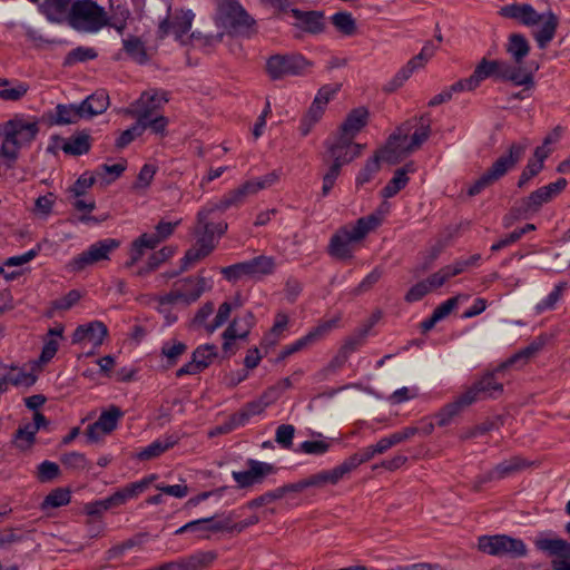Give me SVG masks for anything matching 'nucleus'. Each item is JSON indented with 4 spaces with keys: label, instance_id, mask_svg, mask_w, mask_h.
<instances>
[{
    "label": "nucleus",
    "instance_id": "obj_1",
    "mask_svg": "<svg viewBox=\"0 0 570 570\" xmlns=\"http://www.w3.org/2000/svg\"><path fill=\"white\" fill-rule=\"evenodd\" d=\"M110 8L111 13L92 0H76L70 8L68 23L79 32L96 33L108 26L122 33L129 11L121 6L114 10L112 3Z\"/></svg>",
    "mask_w": 570,
    "mask_h": 570
},
{
    "label": "nucleus",
    "instance_id": "obj_2",
    "mask_svg": "<svg viewBox=\"0 0 570 570\" xmlns=\"http://www.w3.org/2000/svg\"><path fill=\"white\" fill-rule=\"evenodd\" d=\"M500 13L510 19H514L523 26L533 28L532 36L540 49H544L554 38L559 19L551 11L547 10L539 13L532 6L528 3H513L501 8Z\"/></svg>",
    "mask_w": 570,
    "mask_h": 570
},
{
    "label": "nucleus",
    "instance_id": "obj_3",
    "mask_svg": "<svg viewBox=\"0 0 570 570\" xmlns=\"http://www.w3.org/2000/svg\"><path fill=\"white\" fill-rule=\"evenodd\" d=\"M381 224V218L371 214L361 217L355 224L346 225L340 228L332 237L328 244V253L338 259H348L358 243H361L368 233L374 230Z\"/></svg>",
    "mask_w": 570,
    "mask_h": 570
},
{
    "label": "nucleus",
    "instance_id": "obj_4",
    "mask_svg": "<svg viewBox=\"0 0 570 570\" xmlns=\"http://www.w3.org/2000/svg\"><path fill=\"white\" fill-rule=\"evenodd\" d=\"M39 128L37 122L26 121L22 118H14L0 127V135L3 137L0 155L13 163L17 160L19 150L30 144Z\"/></svg>",
    "mask_w": 570,
    "mask_h": 570
},
{
    "label": "nucleus",
    "instance_id": "obj_5",
    "mask_svg": "<svg viewBox=\"0 0 570 570\" xmlns=\"http://www.w3.org/2000/svg\"><path fill=\"white\" fill-rule=\"evenodd\" d=\"M528 147L529 141L527 139L512 142L507 151L469 188L468 194L470 196L478 195L484 188L505 176L522 159Z\"/></svg>",
    "mask_w": 570,
    "mask_h": 570
},
{
    "label": "nucleus",
    "instance_id": "obj_6",
    "mask_svg": "<svg viewBox=\"0 0 570 570\" xmlns=\"http://www.w3.org/2000/svg\"><path fill=\"white\" fill-rule=\"evenodd\" d=\"M217 22L239 35H248L255 21L236 0H218Z\"/></svg>",
    "mask_w": 570,
    "mask_h": 570
},
{
    "label": "nucleus",
    "instance_id": "obj_7",
    "mask_svg": "<svg viewBox=\"0 0 570 570\" xmlns=\"http://www.w3.org/2000/svg\"><path fill=\"white\" fill-rule=\"evenodd\" d=\"M168 101L166 92L157 90H147L140 97L122 109V114L129 117H136L137 120L145 122L151 118Z\"/></svg>",
    "mask_w": 570,
    "mask_h": 570
},
{
    "label": "nucleus",
    "instance_id": "obj_8",
    "mask_svg": "<svg viewBox=\"0 0 570 570\" xmlns=\"http://www.w3.org/2000/svg\"><path fill=\"white\" fill-rule=\"evenodd\" d=\"M478 547L481 551L491 556H510L518 558L527 553V547L522 540L504 534L481 537L479 538Z\"/></svg>",
    "mask_w": 570,
    "mask_h": 570
},
{
    "label": "nucleus",
    "instance_id": "obj_9",
    "mask_svg": "<svg viewBox=\"0 0 570 570\" xmlns=\"http://www.w3.org/2000/svg\"><path fill=\"white\" fill-rule=\"evenodd\" d=\"M311 67L301 55H275L272 56L266 63V70L272 79H281L286 76L304 75Z\"/></svg>",
    "mask_w": 570,
    "mask_h": 570
},
{
    "label": "nucleus",
    "instance_id": "obj_10",
    "mask_svg": "<svg viewBox=\"0 0 570 570\" xmlns=\"http://www.w3.org/2000/svg\"><path fill=\"white\" fill-rule=\"evenodd\" d=\"M411 130L412 121H407L390 136L385 147L380 149L383 154V161L394 165L414 153L409 138Z\"/></svg>",
    "mask_w": 570,
    "mask_h": 570
},
{
    "label": "nucleus",
    "instance_id": "obj_11",
    "mask_svg": "<svg viewBox=\"0 0 570 570\" xmlns=\"http://www.w3.org/2000/svg\"><path fill=\"white\" fill-rule=\"evenodd\" d=\"M120 243L114 238L99 240L88 247L87 250L76 256L71 263L72 271H82L87 266L109 258V254L118 248Z\"/></svg>",
    "mask_w": 570,
    "mask_h": 570
},
{
    "label": "nucleus",
    "instance_id": "obj_12",
    "mask_svg": "<svg viewBox=\"0 0 570 570\" xmlns=\"http://www.w3.org/2000/svg\"><path fill=\"white\" fill-rule=\"evenodd\" d=\"M338 322H340V317L336 316L332 320L324 321V322L320 323L317 326L312 328L306 335L296 340L292 344L286 345L281 352V357L285 358L298 351H302V350L320 342L325 336H327L334 328L337 327Z\"/></svg>",
    "mask_w": 570,
    "mask_h": 570
},
{
    "label": "nucleus",
    "instance_id": "obj_13",
    "mask_svg": "<svg viewBox=\"0 0 570 570\" xmlns=\"http://www.w3.org/2000/svg\"><path fill=\"white\" fill-rule=\"evenodd\" d=\"M122 411L115 405L109 406L102 411L98 420L88 425L86 436L89 442L97 443L107 434H110L118 425L119 420L122 417Z\"/></svg>",
    "mask_w": 570,
    "mask_h": 570
},
{
    "label": "nucleus",
    "instance_id": "obj_14",
    "mask_svg": "<svg viewBox=\"0 0 570 570\" xmlns=\"http://www.w3.org/2000/svg\"><path fill=\"white\" fill-rule=\"evenodd\" d=\"M210 282L203 276L187 277L175 284L171 293L179 303L191 304L210 289Z\"/></svg>",
    "mask_w": 570,
    "mask_h": 570
},
{
    "label": "nucleus",
    "instance_id": "obj_15",
    "mask_svg": "<svg viewBox=\"0 0 570 570\" xmlns=\"http://www.w3.org/2000/svg\"><path fill=\"white\" fill-rule=\"evenodd\" d=\"M218 353L214 344L199 345L191 354V360L177 370L176 376L195 375L207 368L216 358Z\"/></svg>",
    "mask_w": 570,
    "mask_h": 570
},
{
    "label": "nucleus",
    "instance_id": "obj_16",
    "mask_svg": "<svg viewBox=\"0 0 570 570\" xmlns=\"http://www.w3.org/2000/svg\"><path fill=\"white\" fill-rule=\"evenodd\" d=\"M246 471H233L232 476L242 489L259 484L264 479L274 473V466L267 462L249 459Z\"/></svg>",
    "mask_w": 570,
    "mask_h": 570
},
{
    "label": "nucleus",
    "instance_id": "obj_17",
    "mask_svg": "<svg viewBox=\"0 0 570 570\" xmlns=\"http://www.w3.org/2000/svg\"><path fill=\"white\" fill-rule=\"evenodd\" d=\"M502 391L503 385L495 380L494 374L488 373L465 391L463 396L465 397L466 403L471 405L483 399L495 397L501 394Z\"/></svg>",
    "mask_w": 570,
    "mask_h": 570
},
{
    "label": "nucleus",
    "instance_id": "obj_18",
    "mask_svg": "<svg viewBox=\"0 0 570 570\" xmlns=\"http://www.w3.org/2000/svg\"><path fill=\"white\" fill-rule=\"evenodd\" d=\"M229 528L230 520L224 519V515L220 519H216V517H208L187 522L177 529L175 533L183 534L190 531L198 533L199 538H208L210 532L226 531Z\"/></svg>",
    "mask_w": 570,
    "mask_h": 570
},
{
    "label": "nucleus",
    "instance_id": "obj_19",
    "mask_svg": "<svg viewBox=\"0 0 570 570\" xmlns=\"http://www.w3.org/2000/svg\"><path fill=\"white\" fill-rule=\"evenodd\" d=\"M567 184L564 178H559L557 181L534 190L529 197L522 199L523 212H537L543 204L559 195Z\"/></svg>",
    "mask_w": 570,
    "mask_h": 570
},
{
    "label": "nucleus",
    "instance_id": "obj_20",
    "mask_svg": "<svg viewBox=\"0 0 570 570\" xmlns=\"http://www.w3.org/2000/svg\"><path fill=\"white\" fill-rule=\"evenodd\" d=\"M346 475L347 472L343 463H340L331 470H322L306 479L297 481V483L301 492L307 488L323 489L326 485H336Z\"/></svg>",
    "mask_w": 570,
    "mask_h": 570
},
{
    "label": "nucleus",
    "instance_id": "obj_21",
    "mask_svg": "<svg viewBox=\"0 0 570 570\" xmlns=\"http://www.w3.org/2000/svg\"><path fill=\"white\" fill-rule=\"evenodd\" d=\"M362 150V145L354 144L352 139H347L342 135H337L333 141L328 144V154L332 161L342 165L348 164L356 158Z\"/></svg>",
    "mask_w": 570,
    "mask_h": 570
},
{
    "label": "nucleus",
    "instance_id": "obj_22",
    "mask_svg": "<svg viewBox=\"0 0 570 570\" xmlns=\"http://www.w3.org/2000/svg\"><path fill=\"white\" fill-rule=\"evenodd\" d=\"M195 14L191 10H185L175 16L173 21L165 19L159 24L160 37L173 33L176 40L184 42V37L189 32Z\"/></svg>",
    "mask_w": 570,
    "mask_h": 570
},
{
    "label": "nucleus",
    "instance_id": "obj_23",
    "mask_svg": "<svg viewBox=\"0 0 570 570\" xmlns=\"http://www.w3.org/2000/svg\"><path fill=\"white\" fill-rule=\"evenodd\" d=\"M108 334L107 326L99 321L78 326L72 334V343H88L94 347L100 346Z\"/></svg>",
    "mask_w": 570,
    "mask_h": 570
},
{
    "label": "nucleus",
    "instance_id": "obj_24",
    "mask_svg": "<svg viewBox=\"0 0 570 570\" xmlns=\"http://www.w3.org/2000/svg\"><path fill=\"white\" fill-rule=\"evenodd\" d=\"M500 61H487L485 59H483L476 66L473 73L469 78L455 82L453 89H465L470 91L476 88L480 85V82L488 77L497 76L498 78H500Z\"/></svg>",
    "mask_w": 570,
    "mask_h": 570
},
{
    "label": "nucleus",
    "instance_id": "obj_25",
    "mask_svg": "<svg viewBox=\"0 0 570 570\" xmlns=\"http://www.w3.org/2000/svg\"><path fill=\"white\" fill-rule=\"evenodd\" d=\"M215 212H219L216 202H209L206 204L198 213H197V223L195 228H197L200 233H207L216 238H219L228 228L226 222L220 220L218 223H213L210 220V215Z\"/></svg>",
    "mask_w": 570,
    "mask_h": 570
},
{
    "label": "nucleus",
    "instance_id": "obj_26",
    "mask_svg": "<svg viewBox=\"0 0 570 570\" xmlns=\"http://www.w3.org/2000/svg\"><path fill=\"white\" fill-rule=\"evenodd\" d=\"M291 13L296 19L295 27L311 35H318L324 31V13L322 11H302L291 9Z\"/></svg>",
    "mask_w": 570,
    "mask_h": 570
},
{
    "label": "nucleus",
    "instance_id": "obj_27",
    "mask_svg": "<svg viewBox=\"0 0 570 570\" xmlns=\"http://www.w3.org/2000/svg\"><path fill=\"white\" fill-rule=\"evenodd\" d=\"M257 186L258 185H254L252 180H248L242 184L239 187L226 193L218 200H216L219 212H225L228 208L239 207L243 205L247 197L258 193L256 189Z\"/></svg>",
    "mask_w": 570,
    "mask_h": 570
},
{
    "label": "nucleus",
    "instance_id": "obj_28",
    "mask_svg": "<svg viewBox=\"0 0 570 570\" xmlns=\"http://www.w3.org/2000/svg\"><path fill=\"white\" fill-rule=\"evenodd\" d=\"M240 263L248 278L258 279L273 274L276 269V261L272 256L259 255Z\"/></svg>",
    "mask_w": 570,
    "mask_h": 570
},
{
    "label": "nucleus",
    "instance_id": "obj_29",
    "mask_svg": "<svg viewBox=\"0 0 570 570\" xmlns=\"http://www.w3.org/2000/svg\"><path fill=\"white\" fill-rule=\"evenodd\" d=\"M500 78L512 81L517 86H524L528 89L533 87V73L531 70L520 66L501 62Z\"/></svg>",
    "mask_w": 570,
    "mask_h": 570
},
{
    "label": "nucleus",
    "instance_id": "obj_30",
    "mask_svg": "<svg viewBox=\"0 0 570 570\" xmlns=\"http://www.w3.org/2000/svg\"><path fill=\"white\" fill-rule=\"evenodd\" d=\"M368 118V111L365 108L353 109L341 125L338 135L346 137L347 139H354V137L361 131L366 125Z\"/></svg>",
    "mask_w": 570,
    "mask_h": 570
},
{
    "label": "nucleus",
    "instance_id": "obj_31",
    "mask_svg": "<svg viewBox=\"0 0 570 570\" xmlns=\"http://www.w3.org/2000/svg\"><path fill=\"white\" fill-rule=\"evenodd\" d=\"M109 106V97L104 91H97L87 97L79 104L83 119H90L97 115H101Z\"/></svg>",
    "mask_w": 570,
    "mask_h": 570
},
{
    "label": "nucleus",
    "instance_id": "obj_32",
    "mask_svg": "<svg viewBox=\"0 0 570 570\" xmlns=\"http://www.w3.org/2000/svg\"><path fill=\"white\" fill-rule=\"evenodd\" d=\"M253 315L247 313L243 318L234 320L223 333V348L228 350L232 341L236 338H245L252 326Z\"/></svg>",
    "mask_w": 570,
    "mask_h": 570
},
{
    "label": "nucleus",
    "instance_id": "obj_33",
    "mask_svg": "<svg viewBox=\"0 0 570 570\" xmlns=\"http://www.w3.org/2000/svg\"><path fill=\"white\" fill-rule=\"evenodd\" d=\"M535 547L549 556L570 559V543L563 539L541 537L535 540Z\"/></svg>",
    "mask_w": 570,
    "mask_h": 570
},
{
    "label": "nucleus",
    "instance_id": "obj_34",
    "mask_svg": "<svg viewBox=\"0 0 570 570\" xmlns=\"http://www.w3.org/2000/svg\"><path fill=\"white\" fill-rule=\"evenodd\" d=\"M415 128L412 135L409 134L410 144L412 149L417 150L430 137L431 134V117L429 114L422 115L420 118L413 119Z\"/></svg>",
    "mask_w": 570,
    "mask_h": 570
},
{
    "label": "nucleus",
    "instance_id": "obj_35",
    "mask_svg": "<svg viewBox=\"0 0 570 570\" xmlns=\"http://www.w3.org/2000/svg\"><path fill=\"white\" fill-rule=\"evenodd\" d=\"M469 405L470 404L466 403L463 394L460 395L453 402L445 404L439 412L435 413L434 417L436 419V424L442 428L449 425L453 419Z\"/></svg>",
    "mask_w": 570,
    "mask_h": 570
},
{
    "label": "nucleus",
    "instance_id": "obj_36",
    "mask_svg": "<svg viewBox=\"0 0 570 570\" xmlns=\"http://www.w3.org/2000/svg\"><path fill=\"white\" fill-rule=\"evenodd\" d=\"M177 440L173 436H166L164 439H157L149 445L141 449L136 458L141 461L151 460L158 458L167 450L171 449L176 444Z\"/></svg>",
    "mask_w": 570,
    "mask_h": 570
},
{
    "label": "nucleus",
    "instance_id": "obj_37",
    "mask_svg": "<svg viewBox=\"0 0 570 570\" xmlns=\"http://www.w3.org/2000/svg\"><path fill=\"white\" fill-rule=\"evenodd\" d=\"M71 6V0H45L41 8L48 19L58 22L68 19Z\"/></svg>",
    "mask_w": 570,
    "mask_h": 570
},
{
    "label": "nucleus",
    "instance_id": "obj_38",
    "mask_svg": "<svg viewBox=\"0 0 570 570\" xmlns=\"http://www.w3.org/2000/svg\"><path fill=\"white\" fill-rule=\"evenodd\" d=\"M177 303L179 302L171 291L166 295L155 296L150 301L153 307L164 315L167 325H171L177 320V316L171 313V307Z\"/></svg>",
    "mask_w": 570,
    "mask_h": 570
},
{
    "label": "nucleus",
    "instance_id": "obj_39",
    "mask_svg": "<svg viewBox=\"0 0 570 570\" xmlns=\"http://www.w3.org/2000/svg\"><path fill=\"white\" fill-rule=\"evenodd\" d=\"M186 351L187 345L184 342L177 338H169L163 343L160 354L166 360L167 366H173Z\"/></svg>",
    "mask_w": 570,
    "mask_h": 570
},
{
    "label": "nucleus",
    "instance_id": "obj_40",
    "mask_svg": "<svg viewBox=\"0 0 570 570\" xmlns=\"http://www.w3.org/2000/svg\"><path fill=\"white\" fill-rule=\"evenodd\" d=\"M29 86L20 81L0 79V99L7 101L20 100L28 91Z\"/></svg>",
    "mask_w": 570,
    "mask_h": 570
},
{
    "label": "nucleus",
    "instance_id": "obj_41",
    "mask_svg": "<svg viewBox=\"0 0 570 570\" xmlns=\"http://www.w3.org/2000/svg\"><path fill=\"white\" fill-rule=\"evenodd\" d=\"M82 118L79 104L58 105L55 109L53 122L56 125L77 124Z\"/></svg>",
    "mask_w": 570,
    "mask_h": 570
},
{
    "label": "nucleus",
    "instance_id": "obj_42",
    "mask_svg": "<svg viewBox=\"0 0 570 570\" xmlns=\"http://www.w3.org/2000/svg\"><path fill=\"white\" fill-rule=\"evenodd\" d=\"M412 165H406L403 168H399L393 178L387 183V185L382 189V196L384 198H391L395 196L401 189H403L407 181V173L412 171Z\"/></svg>",
    "mask_w": 570,
    "mask_h": 570
},
{
    "label": "nucleus",
    "instance_id": "obj_43",
    "mask_svg": "<svg viewBox=\"0 0 570 570\" xmlns=\"http://www.w3.org/2000/svg\"><path fill=\"white\" fill-rule=\"evenodd\" d=\"M125 52L136 62L145 63L148 60L145 43L136 36H129L122 40Z\"/></svg>",
    "mask_w": 570,
    "mask_h": 570
},
{
    "label": "nucleus",
    "instance_id": "obj_44",
    "mask_svg": "<svg viewBox=\"0 0 570 570\" xmlns=\"http://www.w3.org/2000/svg\"><path fill=\"white\" fill-rule=\"evenodd\" d=\"M208 249H209L208 247L202 248V247H199V246L194 244V246L190 247L185 253L184 257L180 259V268H179V271H176V272H173V273L168 274L167 277L171 278V277H175L178 274L187 271L190 266H193L197 262H199L203 258H205L206 256H208L210 254V252H208Z\"/></svg>",
    "mask_w": 570,
    "mask_h": 570
},
{
    "label": "nucleus",
    "instance_id": "obj_45",
    "mask_svg": "<svg viewBox=\"0 0 570 570\" xmlns=\"http://www.w3.org/2000/svg\"><path fill=\"white\" fill-rule=\"evenodd\" d=\"M127 167V161L121 160L116 164H104L100 165L96 170L95 174L101 184L109 185L112 181H115L118 177L121 176V174L125 171Z\"/></svg>",
    "mask_w": 570,
    "mask_h": 570
},
{
    "label": "nucleus",
    "instance_id": "obj_46",
    "mask_svg": "<svg viewBox=\"0 0 570 570\" xmlns=\"http://www.w3.org/2000/svg\"><path fill=\"white\" fill-rule=\"evenodd\" d=\"M470 266V261H458L444 266L433 274L434 285H444L451 277L464 272Z\"/></svg>",
    "mask_w": 570,
    "mask_h": 570
},
{
    "label": "nucleus",
    "instance_id": "obj_47",
    "mask_svg": "<svg viewBox=\"0 0 570 570\" xmlns=\"http://www.w3.org/2000/svg\"><path fill=\"white\" fill-rule=\"evenodd\" d=\"M507 50L517 63H521L523 58L528 56L530 46L524 36L514 33L509 38Z\"/></svg>",
    "mask_w": 570,
    "mask_h": 570
},
{
    "label": "nucleus",
    "instance_id": "obj_48",
    "mask_svg": "<svg viewBox=\"0 0 570 570\" xmlns=\"http://www.w3.org/2000/svg\"><path fill=\"white\" fill-rule=\"evenodd\" d=\"M525 466L524 460L521 458L514 456L509 460H505L501 463H499L491 472L490 478L491 479H502L508 475L513 474L514 472H518L522 470Z\"/></svg>",
    "mask_w": 570,
    "mask_h": 570
},
{
    "label": "nucleus",
    "instance_id": "obj_49",
    "mask_svg": "<svg viewBox=\"0 0 570 570\" xmlns=\"http://www.w3.org/2000/svg\"><path fill=\"white\" fill-rule=\"evenodd\" d=\"M383 160V154L379 150L371 159L366 161L364 167L361 169L356 177V185L362 186L372 180V178L379 173L381 161Z\"/></svg>",
    "mask_w": 570,
    "mask_h": 570
},
{
    "label": "nucleus",
    "instance_id": "obj_50",
    "mask_svg": "<svg viewBox=\"0 0 570 570\" xmlns=\"http://www.w3.org/2000/svg\"><path fill=\"white\" fill-rule=\"evenodd\" d=\"M433 274L424 281H421L413 285L405 294V301L407 303H414L423 298L428 293L441 287L442 285H434Z\"/></svg>",
    "mask_w": 570,
    "mask_h": 570
},
{
    "label": "nucleus",
    "instance_id": "obj_51",
    "mask_svg": "<svg viewBox=\"0 0 570 570\" xmlns=\"http://www.w3.org/2000/svg\"><path fill=\"white\" fill-rule=\"evenodd\" d=\"M375 455H377L376 451H374L373 445H368L366 448L361 449L358 452L350 455L342 463L350 474L352 471L357 469L361 464L372 460Z\"/></svg>",
    "mask_w": 570,
    "mask_h": 570
},
{
    "label": "nucleus",
    "instance_id": "obj_52",
    "mask_svg": "<svg viewBox=\"0 0 570 570\" xmlns=\"http://www.w3.org/2000/svg\"><path fill=\"white\" fill-rule=\"evenodd\" d=\"M215 556L212 552H199L190 556L188 559L178 562H168L167 564L178 566L177 570H195L204 567L214 560Z\"/></svg>",
    "mask_w": 570,
    "mask_h": 570
},
{
    "label": "nucleus",
    "instance_id": "obj_53",
    "mask_svg": "<svg viewBox=\"0 0 570 570\" xmlns=\"http://www.w3.org/2000/svg\"><path fill=\"white\" fill-rule=\"evenodd\" d=\"M419 69V63H415L412 59L402 67L399 72L385 85L384 90L393 92L397 88L402 87L403 83L412 76V73Z\"/></svg>",
    "mask_w": 570,
    "mask_h": 570
},
{
    "label": "nucleus",
    "instance_id": "obj_54",
    "mask_svg": "<svg viewBox=\"0 0 570 570\" xmlns=\"http://www.w3.org/2000/svg\"><path fill=\"white\" fill-rule=\"evenodd\" d=\"M419 69V63H415L412 59L402 67L399 72L385 85L384 90L393 92L397 88L402 87L403 83L412 76V73Z\"/></svg>",
    "mask_w": 570,
    "mask_h": 570
},
{
    "label": "nucleus",
    "instance_id": "obj_55",
    "mask_svg": "<svg viewBox=\"0 0 570 570\" xmlns=\"http://www.w3.org/2000/svg\"><path fill=\"white\" fill-rule=\"evenodd\" d=\"M151 246V242L147 237V233L140 235L137 239H135L131 244L129 250V261L126 263L128 267L134 266L137 262L141 259L147 249H154Z\"/></svg>",
    "mask_w": 570,
    "mask_h": 570
},
{
    "label": "nucleus",
    "instance_id": "obj_56",
    "mask_svg": "<svg viewBox=\"0 0 570 570\" xmlns=\"http://www.w3.org/2000/svg\"><path fill=\"white\" fill-rule=\"evenodd\" d=\"M331 20L336 30L344 36H353L356 31V21L350 12H337Z\"/></svg>",
    "mask_w": 570,
    "mask_h": 570
},
{
    "label": "nucleus",
    "instance_id": "obj_57",
    "mask_svg": "<svg viewBox=\"0 0 570 570\" xmlns=\"http://www.w3.org/2000/svg\"><path fill=\"white\" fill-rule=\"evenodd\" d=\"M288 317L284 313H278L271 331L264 336L263 343L267 346H274L279 341L282 334L286 330Z\"/></svg>",
    "mask_w": 570,
    "mask_h": 570
},
{
    "label": "nucleus",
    "instance_id": "obj_58",
    "mask_svg": "<svg viewBox=\"0 0 570 570\" xmlns=\"http://www.w3.org/2000/svg\"><path fill=\"white\" fill-rule=\"evenodd\" d=\"M567 288V283H559L554 286V288L549 293V295L541 299L535 305V311L538 314H541L546 311L554 309L558 302L561 299L564 289Z\"/></svg>",
    "mask_w": 570,
    "mask_h": 570
},
{
    "label": "nucleus",
    "instance_id": "obj_59",
    "mask_svg": "<svg viewBox=\"0 0 570 570\" xmlns=\"http://www.w3.org/2000/svg\"><path fill=\"white\" fill-rule=\"evenodd\" d=\"M175 254V248L170 246H165L158 252L153 253L145 267L140 268L138 271L139 275H144L147 273H150L151 271L156 269L161 263L166 262L168 258H170Z\"/></svg>",
    "mask_w": 570,
    "mask_h": 570
},
{
    "label": "nucleus",
    "instance_id": "obj_60",
    "mask_svg": "<svg viewBox=\"0 0 570 570\" xmlns=\"http://www.w3.org/2000/svg\"><path fill=\"white\" fill-rule=\"evenodd\" d=\"M179 223L180 220L175 223L164 220L159 222L154 234L147 233V237L151 242V246L156 248L161 242L171 236Z\"/></svg>",
    "mask_w": 570,
    "mask_h": 570
},
{
    "label": "nucleus",
    "instance_id": "obj_61",
    "mask_svg": "<svg viewBox=\"0 0 570 570\" xmlns=\"http://www.w3.org/2000/svg\"><path fill=\"white\" fill-rule=\"evenodd\" d=\"M70 499L71 494L68 489L57 488L45 498L42 509L63 507L70 502Z\"/></svg>",
    "mask_w": 570,
    "mask_h": 570
},
{
    "label": "nucleus",
    "instance_id": "obj_62",
    "mask_svg": "<svg viewBox=\"0 0 570 570\" xmlns=\"http://www.w3.org/2000/svg\"><path fill=\"white\" fill-rule=\"evenodd\" d=\"M157 475L151 474L148 475L137 482L129 483L120 489L124 494V499L126 502L130 499L137 498L140 493H142L155 480Z\"/></svg>",
    "mask_w": 570,
    "mask_h": 570
},
{
    "label": "nucleus",
    "instance_id": "obj_63",
    "mask_svg": "<svg viewBox=\"0 0 570 570\" xmlns=\"http://www.w3.org/2000/svg\"><path fill=\"white\" fill-rule=\"evenodd\" d=\"M146 129L147 126L145 122L136 120V122L130 128L120 132L119 137L116 139V147L120 149L125 148L137 137H140Z\"/></svg>",
    "mask_w": 570,
    "mask_h": 570
},
{
    "label": "nucleus",
    "instance_id": "obj_64",
    "mask_svg": "<svg viewBox=\"0 0 570 570\" xmlns=\"http://www.w3.org/2000/svg\"><path fill=\"white\" fill-rule=\"evenodd\" d=\"M90 148L88 136L79 135L70 138L62 146V150L69 155H82L86 154Z\"/></svg>",
    "mask_w": 570,
    "mask_h": 570
}]
</instances>
